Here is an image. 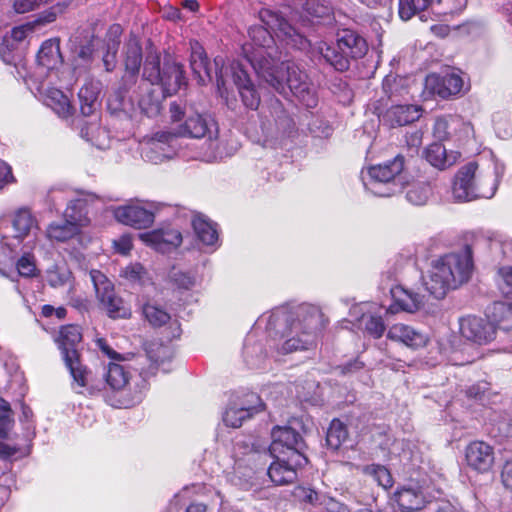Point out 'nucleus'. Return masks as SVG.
<instances>
[{
    "mask_svg": "<svg viewBox=\"0 0 512 512\" xmlns=\"http://www.w3.org/2000/svg\"><path fill=\"white\" fill-rule=\"evenodd\" d=\"M144 318L154 327H160L170 320V315L156 304L145 303L142 307Z\"/></svg>",
    "mask_w": 512,
    "mask_h": 512,
    "instance_id": "41",
    "label": "nucleus"
},
{
    "mask_svg": "<svg viewBox=\"0 0 512 512\" xmlns=\"http://www.w3.org/2000/svg\"><path fill=\"white\" fill-rule=\"evenodd\" d=\"M496 283L502 295L512 298V267L499 268Z\"/></svg>",
    "mask_w": 512,
    "mask_h": 512,
    "instance_id": "46",
    "label": "nucleus"
},
{
    "mask_svg": "<svg viewBox=\"0 0 512 512\" xmlns=\"http://www.w3.org/2000/svg\"><path fill=\"white\" fill-rule=\"evenodd\" d=\"M82 334L77 325L63 326L57 339L59 348L62 351L63 359L75 382L80 387L88 385V373L79 362V355L76 349L80 343Z\"/></svg>",
    "mask_w": 512,
    "mask_h": 512,
    "instance_id": "8",
    "label": "nucleus"
},
{
    "mask_svg": "<svg viewBox=\"0 0 512 512\" xmlns=\"http://www.w3.org/2000/svg\"><path fill=\"white\" fill-rule=\"evenodd\" d=\"M13 424V412L10 404L0 398V436H5Z\"/></svg>",
    "mask_w": 512,
    "mask_h": 512,
    "instance_id": "49",
    "label": "nucleus"
},
{
    "mask_svg": "<svg viewBox=\"0 0 512 512\" xmlns=\"http://www.w3.org/2000/svg\"><path fill=\"white\" fill-rule=\"evenodd\" d=\"M16 268L20 276L32 277L36 273L34 256L26 253L16 262Z\"/></svg>",
    "mask_w": 512,
    "mask_h": 512,
    "instance_id": "50",
    "label": "nucleus"
},
{
    "mask_svg": "<svg viewBox=\"0 0 512 512\" xmlns=\"http://www.w3.org/2000/svg\"><path fill=\"white\" fill-rule=\"evenodd\" d=\"M93 49L90 45L81 46L77 52V60L83 63H89L92 59Z\"/></svg>",
    "mask_w": 512,
    "mask_h": 512,
    "instance_id": "63",
    "label": "nucleus"
},
{
    "mask_svg": "<svg viewBox=\"0 0 512 512\" xmlns=\"http://www.w3.org/2000/svg\"><path fill=\"white\" fill-rule=\"evenodd\" d=\"M276 460L268 468V476L276 485H287L296 481L297 469L307 463L304 454L293 453L292 456L274 455Z\"/></svg>",
    "mask_w": 512,
    "mask_h": 512,
    "instance_id": "11",
    "label": "nucleus"
},
{
    "mask_svg": "<svg viewBox=\"0 0 512 512\" xmlns=\"http://www.w3.org/2000/svg\"><path fill=\"white\" fill-rule=\"evenodd\" d=\"M58 12H62V9H58L53 7L45 12H43L35 21H33L34 25H44L47 23H51L56 20Z\"/></svg>",
    "mask_w": 512,
    "mask_h": 512,
    "instance_id": "57",
    "label": "nucleus"
},
{
    "mask_svg": "<svg viewBox=\"0 0 512 512\" xmlns=\"http://www.w3.org/2000/svg\"><path fill=\"white\" fill-rule=\"evenodd\" d=\"M230 71L244 105L252 110L257 109L260 104V96L252 84L247 72L243 69L242 64L233 62L230 66Z\"/></svg>",
    "mask_w": 512,
    "mask_h": 512,
    "instance_id": "18",
    "label": "nucleus"
},
{
    "mask_svg": "<svg viewBox=\"0 0 512 512\" xmlns=\"http://www.w3.org/2000/svg\"><path fill=\"white\" fill-rule=\"evenodd\" d=\"M337 47L347 56V60L360 58L367 51L366 41L351 30H343L338 34Z\"/></svg>",
    "mask_w": 512,
    "mask_h": 512,
    "instance_id": "23",
    "label": "nucleus"
},
{
    "mask_svg": "<svg viewBox=\"0 0 512 512\" xmlns=\"http://www.w3.org/2000/svg\"><path fill=\"white\" fill-rule=\"evenodd\" d=\"M170 118L173 123L179 122L185 118L183 124L167 131L157 132L148 142L145 148V157L153 162L160 163L171 156L170 144L177 137L201 138L207 133H212L215 123L212 119H207L198 113L187 114L185 108L177 103H171Z\"/></svg>",
    "mask_w": 512,
    "mask_h": 512,
    "instance_id": "3",
    "label": "nucleus"
},
{
    "mask_svg": "<svg viewBox=\"0 0 512 512\" xmlns=\"http://www.w3.org/2000/svg\"><path fill=\"white\" fill-rule=\"evenodd\" d=\"M504 486L512 490V463H507L501 473Z\"/></svg>",
    "mask_w": 512,
    "mask_h": 512,
    "instance_id": "64",
    "label": "nucleus"
},
{
    "mask_svg": "<svg viewBox=\"0 0 512 512\" xmlns=\"http://www.w3.org/2000/svg\"><path fill=\"white\" fill-rule=\"evenodd\" d=\"M441 0H399V15L403 20L411 19L416 13L424 11Z\"/></svg>",
    "mask_w": 512,
    "mask_h": 512,
    "instance_id": "38",
    "label": "nucleus"
},
{
    "mask_svg": "<svg viewBox=\"0 0 512 512\" xmlns=\"http://www.w3.org/2000/svg\"><path fill=\"white\" fill-rule=\"evenodd\" d=\"M425 83L427 88L443 98L460 93L464 85L463 78L454 69L443 77L430 74L426 77Z\"/></svg>",
    "mask_w": 512,
    "mask_h": 512,
    "instance_id": "16",
    "label": "nucleus"
},
{
    "mask_svg": "<svg viewBox=\"0 0 512 512\" xmlns=\"http://www.w3.org/2000/svg\"><path fill=\"white\" fill-rule=\"evenodd\" d=\"M186 84L183 66L175 61H166L162 67V77L158 88L148 87V83L142 84V89L147 95H141L139 106L146 113H155L159 110L160 95L171 96L178 92L182 85Z\"/></svg>",
    "mask_w": 512,
    "mask_h": 512,
    "instance_id": "6",
    "label": "nucleus"
},
{
    "mask_svg": "<svg viewBox=\"0 0 512 512\" xmlns=\"http://www.w3.org/2000/svg\"><path fill=\"white\" fill-rule=\"evenodd\" d=\"M12 180H13V175H12L11 167L8 164L0 161V188L3 185L11 182Z\"/></svg>",
    "mask_w": 512,
    "mask_h": 512,
    "instance_id": "62",
    "label": "nucleus"
},
{
    "mask_svg": "<svg viewBox=\"0 0 512 512\" xmlns=\"http://www.w3.org/2000/svg\"><path fill=\"white\" fill-rule=\"evenodd\" d=\"M464 454L467 467L477 473H487L494 465V448L487 442L480 440L470 442Z\"/></svg>",
    "mask_w": 512,
    "mask_h": 512,
    "instance_id": "14",
    "label": "nucleus"
},
{
    "mask_svg": "<svg viewBox=\"0 0 512 512\" xmlns=\"http://www.w3.org/2000/svg\"><path fill=\"white\" fill-rule=\"evenodd\" d=\"M42 0H14L13 7L17 13H27L42 5Z\"/></svg>",
    "mask_w": 512,
    "mask_h": 512,
    "instance_id": "55",
    "label": "nucleus"
},
{
    "mask_svg": "<svg viewBox=\"0 0 512 512\" xmlns=\"http://www.w3.org/2000/svg\"><path fill=\"white\" fill-rule=\"evenodd\" d=\"M399 86L400 85L396 77L388 76L383 81V90L389 97L395 95Z\"/></svg>",
    "mask_w": 512,
    "mask_h": 512,
    "instance_id": "60",
    "label": "nucleus"
},
{
    "mask_svg": "<svg viewBox=\"0 0 512 512\" xmlns=\"http://www.w3.org/2000/svg\"><path fill=\"white\" fill-rule=\"evenodd\" d=\"M89 276L96 298L107 315L113 319L129 318L131 316V309L116 295L112 281L104 273L96 269H92L89 272Z\"/></svg>",
    "mask_w": 512,
    "mask_h": 512,
    "instance_id": "10",
    "label": "nucleus"
},
{
    "mask_svg": "<svg viewBox=\"0 0 512 512\" xmlns=\"http://www.w3.org/2000/svg\"><path fill=\"white\" fill-rule=\"evenodd\" d=\"M430 195V188L426 184H413L406 193L407 200L414 205H423Z\"/></svg>",
    "mask_w": 512,
    "mask_h": 512,
    "instance_id": "45",
    "label": "nucleus"
},
{
    "mask_svg": "<svg viewBox=\"0 0 512 512\" xmlns=\"http://www.w3.org/2000/svg\"><path fill=\"white\" fill-rule=\"evenodd\" d=\"M463 120L456 116L437 118L434 124L433 135L439 141L455 138L461 140L463 132Z\"/></svg>",
    "mask_w": 512,
    "mask_h": 512,
    "instance_id": "24",
    "label": "nucleus"
},
{
    "mask_svg": "<svg viewBox=\"0 0 512 512\" xmlns=\"http://www.w3.org/2000/svg\"><path fill=\"white\" fill-rule=\"evenodd\" d=\"M193 229L198 239L205 245L212 246L218 240V233L214 225L203 216H195L192 220Z\"/></svg>",
    "mask_w": 512,
    "mask_h": 512,
    "instance_id": "34",
    "label": "nucleus"
},
{
    "mask_svg": "<svg viewBox=\"0 0 512 512\" xmlns=\"http://www.w3.org/2000/svg\"><path fill=\"white\" fill-rule=\"evenodd\" d=\"M403 168L404 158L400 155L387 163L372 166L368 170L369 181L365 185L378 196H391L400 188L396 181Z\"/></svg>",
    "mask_w": 512,
    "mask_h": 512,
    "instance_id": "7",
    "label": "nucleus"
},
{
    "mask_svg": "<svg viewBox=\"0 0 512 512\" xmlns=\"http://www.w3.org/2000/svg\"><path fill=\"white\" fill-rule=\"evenodd\" d=\"M473 269L472 251L466 246L461 253L447 254L436 260L424 281L427 291L437 299L467 282Z\"/></svg>",
    "mask_w": 512,
    "mask_h": 512,
    "instance_id": "4",
    "label": "nucleus"
},
{
    "mask_svg": "<svg viewBox=\"0 0 512 512\" xmlns=\"http://www.w3.org/2000/svg\"><path fill=\"white\" fill-rule=\"evenodd\" d=\"M37 62L47 70L56 69L62 64L58 39H49L41 45L37 54Z\"/></svg>",
    "mask_w": 512,
    "mask_h": 512,
    "instance_id": "28",
    "label": "nucleus"
},
{
    "mask_svg": "<svg viewBox=\"0 0 512 512\" xmlns=\"http://www.w3.org/2000/svg\"><path fill=\"white\" fill-rule=\"evenodd\" d=\"M170 279L180 289H190L195 285V278L182 271H173Z\"/></svg>",
    "mask_w": 512,
    "mask_h": 512,
    "instance_id": "52",
    "label": "nucleus"
},
{
    "mask_svg": "<svg viewBox=\"0 0 512 512\" xmlns=\"http://www.w3.org/2000/svg\"><path fill=\"white\" fill-rule=\"evenodd\" d=\"M365 474L371 476L379 486L387 489L393 485V479L387 468L381 465H369L364 468Z\"/></svg>",
    "mask_w": 512,
    "mask_h": 512,
    "instance_id": "43",
    "label": "nucleus"
},
{
    "mask_svg": "<svg viewBox=\"0 0 512 512\" xmlns=\"http://www.w3.org/2000/svg\"><path fill=\"white\" fill-rule=\"evenodd\" d=\"M113 243L115 249L123 255L129 253V251L132 249V240L131 237L128 235L121 236L118 240H115Z\"/></svg>",
    "mask_w": 512,
    "mask_h": 512,
    "instance_id": "58",
    "label": "nucleus"
},
{
    "mask_svg": "<svg viewBox=\"0 0 512 512\" xmlns=\"http://www.w3.org/2000/svg\"><path fill=\"white\" fill-rule=\"evenodd\" d=\"M325 325L321 310L310 304L299 306L295 312H273L267 322L269 335L276 340L277 336L284 339L282 352L291 353L307 350L315 344L317 332Z\"/></svg>",
    "mask_w": 512,
    "mask_h": 512,
    "instance_id": "2",
    "label": "nucleus"
},
{
    "mask_svg": "<svg viewBox=\"0 0 512 512\" xmlns=\"http://www.w3.org/2000/svg\"><path fill=\"white\" fill-rule=\"evenodd\" d=\"M142 239L162 253L177 248L182 242L181 233L175 229L157 230L142 235Z\"/></svg>",
    "mask_w": 512,
    "mask_h": 512,
    "instance_id": "22",
    "label": "nucleus"
},
{
    "mask_svg": "<svg viewBox=\"0 0 512 512\" xmlns=\"http://www.w3.org/2000/svg\"><path fill=\"white\" fill-rule=\"evenodd\" d=\"M84 208L85 203L82 200L71 201L64 212V220L81 230L89 222Z\"/></svg>",
    "mask_w": 512,
    "mask_h": 512,
    "instance_id": "37",
    "label": "nucleus"
},
{
    "mask_svg": "<svg viewBox=\"0 0 512 512\" xmlns=\"http://www.w3.org/2000/svg\"><path fill=\"white\" fill-rule=\"evenodd\" d=\"M71 273L69 271H50L48 282L53 287H60L70 283Z\"/></svg>",
    "mask_w": 512,
    "mask_h": 512,
    "instance_id": "53",
    "label": "nucleus"
},
{
    "mask_svg": "<svg viewBox=\"0 0 512 512\" xmlns=\"http://www.w3.org/2000/svg\"><path fill=\"white\" fill-rule=\"evenodd\" d=\"M15 263V253L8 244L0 245V275L6 276L7 271Z\"/></svg>",
    "mask_w": 512,
    "mask_h": 512,
    "instance_id": "51",
    "label": "nucleus"
},
{
    "mask_svg": "<svg viewBox=\"0 0 512 512\" xmlns=\"http://www.w3.org/2000/svg\"><path fill=\"white\" fill-rule=\"evenodd\" d=\"M80 231L76 226L64 220L62 223L50 224L46 233L50 240L65 242L77 236Z\"/></svg>",
    "mask_w": 512,
    "mask_h": 512,
    "instance_id": "35",
    "label": "nucleus"
},
{
    "mask_svg": "<svg viewBox=\"0 0 512 512\" xmlns=\"http://www.w3.org/2000/svg\"><path fill=\"white\" fill-rule=\"evenodd\" d=\"M97 347L104 353L106 356L113 360H122V356L114 351L106 342L105 339L99 338L96 340Z\"/></svg>",
    "mask_w": 512,
    "mask_h": 512,
    "instance_id": "59",
    "label": "nucleus"
},
{
    "mask_svg": "<svg viewBox=\"0 0 512 512\" xmlns=\"http://www.w3.org/2000/svg\"><path fill=\"white\" fill-rule=\"evenodd\" d=\"M104 378V384L108 385L113 390H120L128 383V377L124 368L116 363H110L108 365Z\"/></svg>",
    "mask_w": 512,
    "mask_h": 512,
    "instance_id": "40",
    "label": "nucleus"
},
{
    "mask_svg": "<svg viewBox=\"0 0 512 512\" xmlns=\"http://www.w3.org/2000/svg\"><path fill=\"white\" fill-rule=\"evenodd\" d=\"M270 452L273 455L292 456L304 454L305 444L301 435L290 427H275L271 432Z\"/></svg>",
    "mask_w": 512,
    "mask_h": 512,
    "instance_id": "12",
    "label": "nucleus"
},
{
    "mask_svg": "<svg viewBox=\"0 0 512 512\" xmlns=\"http://www.w3.org/2000/svg\"><path fill=\"white\" fill-rule=\"evenodd\" d=\"M321 507H324L328 512H344L345 506L338 501H336L334 498L324 495Z\"/></svg>",
    "mask_w": 512,
    "mask_h": 512,
    "instance_id": "56",
    "label": "nucleus"
},
{
    "mask_svg": "<svg viewBox=\"0 0 512 512\" xmlns=\"http://www.w3.org/2000/svg\"><path fill=\"white\" fill-rule=\"evenodd\" d=\"M478 166L470 162L461 167L452 183V198L456 202H469L478 198L490 199L498 187L495 168L477 174Z\"/></svg>",
    "mask_w": 512,
    "mask_h": 512,
    "instance_id": "5",
    "label": "nucleus"
},
{
    "mask_svg": "<svg viewBox=\"0 0 512 512\" xmlns=\"http://www.w3.org/2000/svg\"><path fill=\"white\" fill-rule=\"evenodd\" d=\"M362 321L364 323L365 331L369 335L376 339L383 335L385 331V325L381 317L374 315L363 316Z\"/></svg>",
    "mask_w": 512,
    "mask_h": 512,
    "instance_id": "48",
    "label": "nucleus"
},
{
    "mask_svg": "<svg viewBox=\"0 0 512 512\" xmlns=\"http://www.w3.org/2000/svg\"><path fill=\"white\" fill-rule=\"evenodd\" d=\"M101 83L90 79L80 88L78 97L80 101V110L84 116L91 115L96 109V102L100 93Z\"/></svg>",
    "mask_w": 512,
    "mask_h": 512,
    "instance_id": "30",
    "label": "nucleus"
},
{
    "mask_svg": "<svg viewBox=\"0 0 512 512\" xmlns=\"http://www.w3.org/2000/svg\"><path fill=\"white\" fill-rule=\"evenodd\" d=\"M348 439V430L343 422L338 419H334L327 431L326 442L327 445L337 450L341 445Z\"/></svg>",
    "mask_w": 512,
    "mask_h": 512,
    "instance_id": "39",
    "label": "nucleus"
},
{
    "mask_svg": "<svg viewBox=\"0 0 512 512\" xmlns=\"http://www.w3.org/2000/svg\"><path fill=\"white\" fill-rule=\"evenodd\" d=\"M116 220L137 229L150 227L154 222V214L139 205L129 204L114 210Z\"/></svg>",
    "mask_w": 512,
    "mask_h": 512,
    "instance_id": "17",
    "label": "nucleus"
},
{
    "mask_svg": "<svg viewBox=\"0 0 512 512\" xmlns=\"http://www.w3.org/2000/svg\"><path fill=\"white\" fill-rule=\"evenodd\" d=\"M460 333L465 339L478 345L487 344L495 337L493 325L474 316L461 319Z\"/></svg>",
    "mask_w": 512,
    "mask_h": 512,
    "instance_id": "15",
    "label": "nucleus"
},
{
    "mask_svg": "<svg viewBox=\"0 0 512 512\" xmlns=\"http://www.w3.org/2000/svg\"><path fill=\"white\" fill-rule=\"evenodd\" d=\"M398 506L408 512L420 510L424 506V497L421 492L413 488H401L395 492Z\"/></svg>",
    "mask_w": 512,
    "mask_h": 512,
    "instance_id": "32",
    "label": "nucleus"
},
{
    "mask_svg": "<svg viewBox=\"0 0 512 512\" xmlns=\"http://www.w3.org/2000/svg\"><path fill=\"white\" fill-rule=\"evenodd\" d=\"M34 27H35V25L33 22H29V23L17 26L12 29L11 38L15 42H21L24 39H26V37L34 31Z\"/></svg>",
    "mask_w": 512,
    "mask_h": 512,
    "instance_id": "54",
    "label": "nucleus"
},
{
    "mask_svg": "<svg viewBox=\"0 0 512 512\" xmlns=\"http://www.w3.org/2000/svg\"><path fill=\"white\" fill-rule=\"evenodd\" d=\"M492 320L498 325L500 329H512V303L509 302H495L491 311Z\"/></svg>",
    "mask_w": 512,
    "mask_h": 512,
    "instance_id": "36",
    "label": "nucleus"
},
{
    "mask_svg": "<svg viewBox=\"0 0 512 512\" xmlns=\"http://www.w3.org/2000/svg\"><path fill=\"white\" fill-rule=\"evenodd\" d=\"M260 19L267 28L262 26L250 28L251 42L243 46V51L258 77L276 91H282L285 86L284 82L271 71L272 64L276 62L278 57V49L269 29L275 32L277 37L292 46L302 47L306 39L277 12L269 9L261 10Z\"/></svg>",
    "mask_w": 512,
    "mask_h": 512,
    "instance_id": "1",
    "label": "nucleus"
},
{
    "mask_svg": "<svg viewBox=\"0 0 512 512\" xmlns=\"http://www.w3.org/2000/svg\"><path fill=\"white\" fill-rule=\"evenodd\" d=\"M13 237L19 240L25 238L36 226L34 217L27 209H19L12 216Z\"/></svg>",
    "mask_w": 512,
    "mask_h": 512,
    "instance_id": "33",
    "label": "nucleus"
},
{
    "mask_svg": "<svg viewBox=\"0 0 512 512\" xmlns=\"http://www.w3.org/2000/svg\"><path fill=\"white\" fill-rule=\"evenodd\" d=\"M486 392V386L484 384H476L469 387L466 391L467 396L471 399L482 400Z\"/></svg>",
    "mask_w": 512,
    "mask_h": 512,
    "instance_id": "61",
    "label": "nucleus"
},
{
    "mask_svg": "<svg viewBox=\"0 0 512 512\" xmlns=\"http://www.w3.org/2000/svg\"><path fill=\"white\" fill-rule=\"evenodd\" d=\"M120 276L132 283H143L147 279V271L140 263H132L122 269Z\"/></svg>",
    "mask_w": 512,
    "mask_h": 512,
    "instance_id": "47",
    "label": "nucleus"
},
{
    "mask_svg": "<svg viewBox=\"0 0 512 512\" xmlns=\"http://www.w3.org/2000/svg\"><path fill=\"white\" fill-rule=\"evenodd\" d=\"M272 67L271 71L285 85L284 90L278 91L279 93H286V88H288L307 107L316 105V99L310 88L308 77L297 65L292 62H282L278 66L275 62Z\"/></svg>",
    "mask_w": 512,
    "mask_h": 512,
    "instance_id": "9",
    "label": "nucleus"
},
{
    "mask_svg": "<svg viewBox=\"0 0 512 512\" xmlns=\"http://www.w3.org/2000/svg\"><path fill=\"white\" fill-rule=\"evenodd\" d=\"M259 402V397L254 393H247L243 397H235L230 401L224 413V423L232 428L240 427L243 421L258 411L257 404Z\"/></svg>",
    "mask_w": 512,
    "mask_h": 512,
    "instance_id": "13",
    "label": "nucleus"
},
{
    "mask_svg": "<svg viewBox=\"0 0 512 512\" xmlns=\"http://www.w3.org/2000/svg\"><path fill=\"white\" fill-rule=\"evenodd\" d=\"M143 77L152 86L158 85L162 77L160 59L156 54H148L144 63Z\"/></svg>",
    "mask_w": 512,
    "mask_h": 512,
    "instance_id": "42",
    "label": "nucleus"
},
{
    "mask_svg": "<svg viewBox=\"0 0 512 512\" xmlns=\"http://www.w3.org/2000/svg\"><path fill=\"white\" fill-rule=\"evenodd\" d=\"M142 61V48L136 36H131L125 45V86L135 83Z\"/></svg>",
    "mask_w": 512,
    "mask_h": 512,
    "instance_id": "21",
    "label": "nucleus"
},
{
    "mask_svg": "<svg viewBox=\"0 0 512 512\" xmlns=\"http://www.w3.org/2000/svg\"><path fill=\"white\" fill-rule=\"evenodd\" d=\"M390 292L394 300V305L389 308L391 312H394V307L397 306L403 311L412 313L423 305V299L419 294L408 291L401 286L392 287Z\"/></svg>",
    "mask_w": 512,
    "mask_h": 512,
    "instance_id": "26",
    "label": "nucleus"
},
{
    "mask_svg": "<svg viewBox=\"0 0 512 512\" xmlns=\"http://www.w3.org/2000/svg\"><path fill=\"white\" fill-rule=\"evenodd\" d=\"M191 56L190 66L193 73L197 76L200 84H205L212 80L208 69V59L204 48L197 41L190 42Z\"/></svg>",
    "mask_w": 512,
    "mask_h": 512,
    "instance_id": "25",
    "label": "nucleus"
},
{
    "mask_svg": "<svg viewBox=\"0 0 512 512\" xmlns=\"http://www.w3.org/2000/svg\"><path fill=\"white\" fill-rule=\"evenodd\" d=\"M426 160L435 168L444 170L456 163L459 153L447 152L446 148L440 143H433L425 150Z\"/></svg>",
    "mask_w": 512,
    "mask_h": 512,
    "instance_id": "27",
    "label": "nucleus"
},
{
    "mask_svg": "<svg viewBox=\"0 0 512 512\" xmlns=\"http://www.w3.org/2000/svg\"><path fill=\"white\" fill-rule=\"evenodd\" d=\"M422 114V108L418 105H394L388 108L382 115V121L391 126H404L417 121Z\"/></svg>",
    "mask_w": 512,
    "mask_h": 512,
    "instance_id": "20",
    "label": "nucleus"
},
{
    "mask_svg": "<svg viewBox=\"0 0 512 512\" xmlns=\"http://www.w3.org/2000/svg\"><path fill=\"white\" fill-rule=\"evenodd\" d=\"M314 51L318 53L328 64L337 71H346L349 68L350 61L343 55L337 47V44L330 45L327 42L320 41L316 44Z\"/></svg>",
    "mask_w": 512,
    "mask_h": 512,
    "instance_id": "29",
    "label": "nucleus"
},
{
    "mask_svg": "<svg viewBox=\"0 0 512 512\" xmlns=\"http://www.w3.org/2000/svg\"><path fill=\"white\" fill-rule=\"evenodd\" d=\"M294 497L305 504H309L314 507L321 505L324 494L318 493L310 487L297 486L293 492Z\"/></svg>",
    "mask_w": 512,
    "mask_h": 512,
    "instance_id": "44",
    "label": "nucleus"
},
{
    "mask_svg": "<svg viewBox=\"0 0 512 512\" xmlns=\"http://www.w3.org/2000/svg\"><path fill=\"white\" fill-rule=\"evenodd\" d=\"M44 103L61 118H68L74 113V108L69 98L58 89H48L45 94Z\"/></svg>",
    "mask_w": 512,
    "mask_h": 512,
    "instance_id": "31",
    "label": "nucleus"
},
{
    "mask_svg": "<svg viewBox=\"0 0 512 512\" xmlns=\"http://www.w3.org/2000/svg\"><path fill=\"white\" fill-rule=\"evenodd\" d=\"M387 338L413 349L424 347L428 342V337L425 334L403 323L390 326Z\"/></svg>",
    "mask_w": 512,
    "mask_h": 512,
    "instance_id": "19",
    "label": "nucleus"
}]
</instances>
